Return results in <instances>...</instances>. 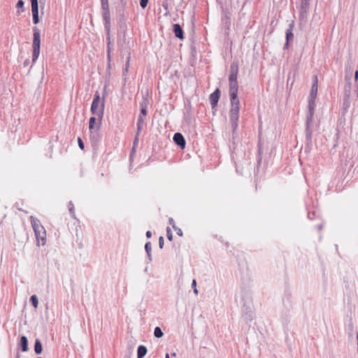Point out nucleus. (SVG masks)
Wrapping results in <instances>:
<instances>
[{
	"mask_svg": "<svg viewBox=\"0 0 358 358\" xmlns=\"http://www.w3.org/2000/svg\"><path fill=\"white\" fill-rule=\"evenodd\" d=\"M229 98H230V110L229 120L231 123L233 134H235L238 125L239 118L240 101L238 98V81H229Z\"/></svg>",
	"mask_w": 358,
	"mask_h": 358,
	"instance_id": "f257e3e1",
	"label": "nucleus"
},
{
	"mask_svg": "<svg viewBox=\"0 0 358 358\" xmlns=\"http://www.w3.org/2000/svg\"><path fill=\"white\" fill-rule=\"evenodd\" d=\"M30 221L38 243L39 244L41 241V245H45L46 241V231L43 226L41 224V221L33 216L30 217Z\"/></svg>",
	"mask_w": 358,
	"mask_h": 358,
	"instance_id": "f03ea898",
	"label": "nucleus"
},
{
	"mask_svg": "<svg viewBox=\"0 0 358 358\" xmlns=\"http://www.w3.org/2000/svg\"><path fill=\"white\" fill-rule=\"evenodd\" d=\"M91 112L101 121L104 112V100L101 101L99 93L96 92L91 106Z\"/></svg>",
	"mask_w": 358,
	"mask_h": 358,
	"instance_id": "7ed1b4c3",
	"label": "nucleus"
},
{
	"mask_svg": "<svg viewBox=\"0 0 358 358\" xmlns=\"http://www.w3.org/2000/svg\"><path fill=\"white\" fill-rule=\"evenodd\" d=\"M315 99L309 98L308 101V114L306 117V137L308 138H310L312 136V129L310 128V125L313 122V115H314V110H315Z\"/></svg>",
	"mask_w": 358,
	"mask_h": 358,
	"instance_id": "20e7f679",
	"label": "nucleus"
},
{
	"mask_svg": "<svg viewBox=\"0 0 358 358\" xmlns=\"http://www.w3.org/2000/svg\"><path fill=\"white\" fill-rule=\"evenodd\" d=\"M32 47V62L34 63L38 58V56L40 55L41 47V34L39 30L36 27H34V38Z\"/></svg>",
	"mask_w": 358,
	"mask_h": 358,
	"instance_id": "39448f33",
	"label": "nucleus"
},
{
	"mask_svg": "<svg viewBox=\"0 0 358 358\" xmlns=\"http://www.w3.org/2000/svg\"><path fill=\"white\" fill-rule=\"evenodd\" d=\"M31 4V13L33 16V22L34 24L39 22L38 18V0H30Z\"/></svg>",
	"mask_w": 358,
	"mask_h": 358,
	"instance_id": "423d86ee",
	"label": "nucleus"
},
{
	"mask_svg": "<svg viewBox=\"0 0 358 358\" xmlns=\"http://www.w3.org/2000/svg\"><path fill=\"white\" fill-rule=\"evenodd\" d=\"M238 73V65L237 62L231 63L229 69V82L237 81V76Z\"/></svg>",
	"mask_w": 358,
	"mask_h": 358,
	"instance_id": "0eeeda50",
	"label": "nucleus"
},
{
	"mask_svg": "<svg viewBox=\"0 0 358 358\" xmlns=\"http://www.w3.org/2000/svg\"><path fill=\"white\" fill-rule=\"evenodd\" d=\"M309 6L310 3L307 2L306 0H301L299 20H303L306 18L309 10Z\"/></svg>",
	"mask_w": 358,
	"mask_h": 358,
	"instance_id": "6e6552de",
	"label": "nucleus"
},
{
	"mask_svg": "<svg viewBox=\"0 0 358 358\" xmlns=\"http://www.w3.org/2000/svg\"><path fill=\"white\" fill-rule=\"evenodd\" d=\"M102 17L104 20V28L106 32L110 30V10L102 11Z\"/></svg>",
	"mask_w": 358,
	"mask_h": 358,
	"instance_id": "1a4fd4ad",
	"label": "nucleus"
},
{
	"mask_svg": "<svg viewBox=\"0 0 358 358\" xmlns=\"http://www.w3.org/2000/svg\"><path fill=\"white\" fill-rule=\"evenodd\" d=\"M294 27V21H292L291 23H289V27L286 30V43L285 45V48H287V47L289 45V41L292 40L294 38V34L292 33Z\"/></svg>",
	"mask_w": 358,
	"mask_h": 358,
	"instance_id": "9d476101",
	"label": "nucleus"
},
{
	"mask_svg": "<svg viewBox=\"0 0 358 358\" xmlns=\"http://www.w3.org/2000/svg\"><path fill=\"white\" fill-rule=\"evenodd\" d=\"M220 97V91L219 89L215 90V91H214V92H213L210 95V104H211L213 108H215L217 105Z\"/></svg>",
	"mask_w": 358,
	"mask_h": 358,
	"instance_id": "9b49d317",
	"label": "nucleus"
},
{
	"mask_svg": "<svg viewBox=\"0 0 358 358\" xmlns=\"http://www.w3.org/2000/svg\"><path fill=\"white\" fill-rule=\"evenodd\" d=\"M173 141L182 149L185 147V140L180 133H176L173 136Z\"/></svg>",
	"mask_w": 358,
	"mask_h": 358,
	"instance_id": "f8f14e48",
	"label": "nucleus"
},
{
	"mask_svg": "<svg viewBox=\"0 0 358 358\" xmlns=\"http://www.w3.org/2000/svg\"><path fill=\"white\" fill-rule=\"evenodd\" d=\"M317 87H318V80L317 76H313V83L312 85L310 93V97L312 99H315L317 94Z\"/></svg>",
	"mask_w": 358,
	"mask_h": 358,
	"instance_id": "ddd939ff",
	"label": "nucleus"
},
{
	"mask_svg": "<svg viewBox=\"0 0 358 358\" xmlns=\"http://www.w3.org/2000/svg\"><path fill=\"white\" fill-rule=\"evenodd\" d=\"M173 27V31L176 37H177L179 39H183L184 32L181 26L179 24H174Z\"/></svg>",
	"mask_w": 358,
	"mask_h": 358,
	"instance_id": "4468645a",
	"label": "nucleus"
},
{
	"mask_svg": "<svg viewBox=\"0 0 358 358\" xmlns=\"http://www.w3.org/2000/svg\"><path fill=\"white\" fill-rule=\"evenodd\" d=\"M145 117L143 115H138V120H137V135H139L141 132L144 125H145Z\"/></svg>",
	"mask_w": 358,
	"mask_h": 358,
	"instance_id": "2eb2a0df",
	"label": "nucleus"
},
{
	"mask_svg": "<svg viewBox=\"0 0 358 358\" xmlns=\"http://www.w3.org/2000/svg\"><path fill=\"white\" fill-rule=\"evenodd\" d=\"M148 105V101L147 99H143V100L140 103V107H141V113L140 115H143L144 117H146L147 115V108Z\"/></svg>",
	"mask_w": 358,
	"mask_h": 358,
	"instance_id": "dca6fc26",
	"label": "nucleus"
},
{
	"mask_svg": "<svg viewBox=\"0 0 358 358\" xmlns=\"http://www.w3.org/2000/svg\"><path fill=\"white\" fill-rule=\"evenodd\" d=\"M20 345V346L22 348V350L23 352L28 351V350H29L28 340H27V338L25 336H21Z\"/></svg>",
	"mask_w": 358,
	"mask_h": 358,
	"instance_id": "f3484780",
	"label": "nucleus"
},
{
	"mask_svg": "<svg viewBox=\"0 0 358 358\" xmlns=\"http://www.w3.org/2000/svg\"><path fill=\"white\" fill-rule=\"evenodd\" d=\"M243 311L245 313V319L252 320L253 318V313L251 310V308L250 306H246L244 305L243 308Z\"/></svg>",
	"mask_w": 358,
	"mask_h": 358,
	"instance_id": "a211bd4d",
	"label": "nucleus"
},
{
	"mask_svg": "<svg viewBox=\"0 0 358 358\" xmlns=\"http://www.w3.org/2000/svg\"><path fill=\"white\" fill-rule=\"evenodd\" d=\"M147 348L144 345H139L137 350V358H143L147 353Z\"/></svg>",
	"mask_w": 358,
	"mask_h": 358,
	"instance_id": "6ab92c4d",
	"label": "nucleus"
},
{
	"mask_svg": "<svg viewBox=\"0 0 358 358\" xmlns=\"http://www.w3.org/2000/svg\"><path fill=\"white\" fill-rule=\"evenodd\" d=\"M34 351H35L36 354H37V355H40L42 353L43 346H42V344L38 338L36 339V341H35Z\"/></svg>",
	"mask_w": 358,
	"mask_h": 358,
	"instance_id": "aec40b11",
	"label": "nucleus"
},
{
	"mask_svg": "<svg viewBox=\"0 0 358 358\" xmlns=\"http://www.w3.org/2000/svg\"><path fill=\"white\" fill-rule=\"evenodd\" d=\"M96 120V119L95 117H91L90 118V122H89L90 131H92V130H94L96 129H99V126L98 127H95Z\"/></svg>",
	"mask_w": 358,
	"mask_h": 358,
	"instance_id": "412c9836",
	"label": "nucleus"
},
{
	"mask_svg": "<svg viewBox=\"0 0 358 358\" xmlns=\"http://www.w3.org/2000/svg\"><path fill=\"white\" fill-rule=\"evenodd\" d=\"M99 129H96L90 131V138L93 141H97L99 140V136L98 133Z\"/></svg>",
	"mask_w": 358,
	"mask_h": 358,
	"instance_id": "4be33fe9",
	"label": "nucleus"
},
{
	"mask_svg": "<svg viewBox=\"0 0 358 358\" xmlns=\"http://www.w3.org/2000/svg\"><path fill=\"white\" fill-rule=\"evenodd\" d=\"M154 335H155V336L156 338H162L163 336L164 333L162 332V331L160 327H157L155 328Z\"/></svg>",
	"mask_w": 358,
	"mask_h": 358,
	"instance_id": "5701e85b",
	"label": "nucleus"
},
{
	"mask_svg": "<svg viewBox=\"0 0 358 358\" xmlns=\"http://www.w3.org/2000/svg\"><path fill=\"white\" fill-rule=\"evenodd\" d=\"M30 301L31 302L33 306L36 308L38 307V298L36 295H32L31 297H30Z\"/></svg>",
	"mask_w": 358,
	"mask_h": 358,
	"instance_id": "b1692460",
	"label": "nucleus"
},
{
	"mask_svg": "<svg viewBox=\"0 0 358 358\" xmlns=\"http://www.w3.org/2000/svg\"><path fill=\"white\" fill-rule=\"evenodd\" d=\"M69 210L71 216L73 218H76L75 210H74V206H73V203L71 201H70L69 203Z\"/></svg>",
	"mask_w": 358,
	"mask_h": 358,
	"instance_id": "393cba45",
	"label": "nucleus"
},
{
	"mask_svg": "<svg viewBox=\"0 0 358 358\" xmlns=\"http://www.w3.org/2000/svg\"><path fill=\"white\" fill-rule=\"evenodd\" d=\"M102 11L109 10L108 1H101Z\"/></svg>",
	"mask_w": 358,
	"mask_h": 358,
	"instance_id": "a878e982",
	"label": "nucleus"
},
{
	"mask_svg": "<svg viewBox=\"0 0 358 358\" xmlns=\"http://www.w3.org/2000/svg\"><path fill=\"white\" fill-rule=\"evenodd\" d=\"M145 250L146 253H151L152 252V245L150 242H147L145 245Z\"/></svg>",
	"mask_w": 358,
	"mask_h": 358,
	"instance_id": "bb28decb",
	"label": "nucleus"
},
{
	"mask_svg": "<svg viewBox=\"0 0 358 358\" xmlns=\"http://www.w3.org/2000/svg\"><path fill=\"white\" fill-rule=\"evenodd\" d=\"M166 236H167V238L169 241H172V239H173V234H172L171 230V229L169 227L166 228Z\"/></svg>",
	"mask_w": 358,
	"mask_h": 358,
	"instance_id": "cd10ccee",
	"label": "nucleus"
},
{
	"mask_svg": "<svg viewBox=\"0 0 358 358\" xmlns=\"http://www.w3.org/2000/svg\"><path fill=\"white\" fill-rule=\"evenodd\" d=\"M173 228L174 229V230L176 231V234L178 236H182V231L181 230V229L177 227L176 225H173Z\"/></svg>",
	"mask_w": 358,
	"mask_h": 358,
	"instance_id": "c85d7f7f",
	"label": "nucleus"
},
{
	"mask_svg": "<svg viewBox=\"0 0 358 358\" xmlns=\"http://www.w3.org/2000/svg\"><path fill=\"white\" fill-rule=\"evenodd\" d=\"M106 34H107L106 41H107V50H108V48H110L111 41H110V31L106 32Z\"/></svg>",
	"mask_w": 358,
	"mask_h": 358,
	"instance_id": "c756f323",
	"label": "nucleus"
},
{
	"mask_svg": "<svg viewBox=\"0 0 358 358\" xmlns=\"http://www.w3.org/2000/svg\"><path fill=\"white\" fill-rule=\"evenodd\" d=\"M148 3V0H140V5L142 8H145Z\"/></svg>",
	"mask_w": 358,
	"mask_h": 358,
	"instance_id": "7c9ffc66",
	"label": "nucleus"
},
{
	"mask_svg": "<svg viewBox=\"0 0 358 358\" xmlns=\"http://www.w3.org/2000/svg\"><path fill=\"white\" fill-rule=\"evenodd\" d=\"M129 57H128L127 58V63L125 64V67L123 69V73L124 74L125 73H127L128 71V69H129Z\"/></svg>",
	"mask_w": 358,
	"mask_h": 358,
	"instance_id": "2f4dec72",
	"label": "nucleus"
},
{
	"mask_svg": "<svg viewBox=\"0 0 358 358\" xmlns=\"http://www.w3.org/2000/svg\"><path fill=\"white\" fill-rule=\"evenodd\" d=\"M164 238L162 236H160L159 238V247L162 249L164 246Z\"/></svg>",
	"mask_w": 358,
	"mask_h": 358,
	"instance_id": "473e14b6",
	"label": "nucleus"
},
{
	"mask_svg": "<svg viewBox=\"0 0 358 358\" xmlns=\"http://www.w3.org/2000/svg\"><path fill=\"white\" fill-rule=\"evenodd\" d=\"M78 146L80 149L83 150L84 149V143L82 141V139L80 138H78Z\"/></svg>",
	"mask_w": 358,
	"mask_h": 358,
	"instance_id": "72a5a7b5",
	"label": "nucleus"
},
{
	"mask_svg": "<svg viewBox=\"0 0 358 358\" xmlns=\"http://www.w3.org/2000/svg\"><path fill=\"white\" fill-rule=\"evenodd\" d=\"M24 6V1L22 0H19L16 4V7L17 8H22Z\"/></svg>",
	"mask_w": 358,
	"mask_h": 358,
	"instance_id": "f704fd0d",
	"label": "nucleus"
},
{
	"mask_svg": "<svg viewBox=\"0 0 358 358\" xmlns=\"http://www.w3.org/2000/svg\"><path fill=\"white\" fill-rule=\"evenodd\" d=\"M110 51H111V48H108V49L107 50V58H108V62L110 61Z\"/></svg>",
	"mask_w": 358,
	"mask_h": 358,
	"instance_id": "c9c22d12",
	"label": "nucleus"
},
{
	"mask_svg": "<svg viewBox=\"0 0 358 358\" xmlns=\"http://www.w3.org/2000/svg\"><path fill=\"white\" fill-rule=\"evenodd\" d=\"M314 214H315V213H314V212H313V213H310V212H309V213H308V217L309 219H311V220H312V219H313V215H314Z\"/></svg>",
	"mask_w": 358,
	"mask_h": 358,
	"instance_id": "e433bc0d",
	"label": "nucleus"
},
{
	"mask_svg": "<svg viewBox=\"0 0 358 358\" xmlns=\"http://www.w3.org/2000/svg\"><path fill=\"white\" fill-rule=\"evenodd\" d=\"M314 214H315V213H314V212H313V213H310V212H309V213H308V217L309 219H311V220H312V219H313V215H314Z\"/></svg>",
	"mask_w": 358,
	"mask_h": 358,
	"instance_id": "4c0bfd02",
	"label": "nucleus"
},
{
	"mask_svg": "<svg viewBox=\"0 0 358 358\" xmlns=\"http://www.w3.org/2000/svg\"><path fill=\"white\" fill-rule=\"evenodd\" d=\"M169 224L173 227V225H175V222L173 218H169Z\"/></svg>",
	"mask_w": 358,
	"mask_h": 358,
	"instance_id": "58836bf2",
	"label": "nucleus"
},
{
	"mask_svg": "<svg viewBox=\"0 0 358 358\" xmlns=\"http://www.w3.org/2000/svg\"><path fill=\"white\" fill-rule=\"evenodd\" d=\"M151 236H152V232L150 231H148L146 232V237L150 238H151Z\"/></svg>",
	"mask_w": 358,
	"mask_h": 358,
	"instance_id": "ea45409f",
	"label": "nucleus"
},
{
	"mask_svg": "<svg viewBox=\"0 0 358 358\" xmlns=\"http://www.w3.org/2000/svg\"><path fill=\"white\" fill-rule=\"evenodd\" d=\"M138 135H137V134H136V138H135V139H134V146L138 143Z\"/></svg>",
	"mask_w": 358,
	"mask_h": 358,
	"instance_id": "a19ab883",
	"label": "nucleus"
},
{
	"mask_svg": "<svg viewBox=\"0 0 358 358\" xmlns=\"http://www.w3.org/2000/svg\"><path fill=\"white\" fill-rule=\"evenodd\" d=\"M192 287L193 288H196V280H192Z\"/></svg>",
	"mask_w": 358,
	"mask_h": 358,
	"instance_id": "79ce46f5",
	"label": "nucleus"
},
{
	"mask_svg": "<svg viewBox=\"0 0 358 358\" xmlns=\"http://www.w3.org/2000/svg\"><path fill=\"white\" fill-rule=\"evenodd\" d=\"M147 255H148V258L149 261L150 262L152 261V255H151V253H148Z\"/></svg>",
	"mask_w": 358,
	"mask_h": 358,
	"instance_id": "37998d69",
	"label": "nucleus"
},
{
	"mask_svg": "<svg viewBox=\"0 0 358 358\" xmlns=\"http://www.w3.org/2000/svg\"><path fill=\"white\" fill-rule=\"evenodd\" d=\"M355 80H356L358 79V71H355Z\"/></svg>",
	"mask_w": 358,
	"mask_h": 358,
	"instance_id": "c03bdc74",
	"label": "nucleus"
},
{
	"mask_svg": "<svg viewBox=\"0 0 358 358\" xmlns=\"http://www.w3.org/2000/svg\"><path fill=\"white\" fill-rule=\"evenodd\" d=\"M194 294H198V290L196 288H194Z\"/></svg>",
	"mask_w": 358,
	"mask_h": 358,
	"instance_id": "a18cd8bd",
	"label": "nucleus"
},
{
	"mask_svg": "<svg viewBox=\"0 0 358 358\" xmlns=\"http://www.w3.org/2000/svg\"><path fill=\"white\" fill-rule=\"evenodd\" d=\"M29 64V60L27 59L24 62V66L27 65Z\"/></svg>",
	"mask_w": 358,
	"mask_h": 358,
	"instance_id": "49530a36",
	"label": "nucleus"
},
{
	"mask_svg": "<svg viewBox=\"0 0 358 358\" xmlns=\"http://www.w3.org/2000/svg\"><path fill=\"white\" fill-rule=\"evenodd\" d=\"M121 3H122L123 6H124L125 4H126V3L123 0H121Z\"/></svg>",
	"mask_w": 358,
	"mask_h": 358,
	"instance_id": "de8ad7c7",
	"label": "nucleus"
},
{
	"mask_svg": "<svg viewBox=\"0 0 358 358\" xmlns=\"http://www.w3.org/2000/svg\"><path fill=\"white\" fill-rule=\"evenodd\" d=\"M15 358H20V354H19V353H17V355H16V357H15Z\"/></svg>",
	"mask_w": 358,
	"mask_h": 358,
	"instance_id": "09e8293b",
	"label": "nucleus"
},
{
	"mask_svg": "<svg viewBox=\"0 0 358 358\" xmlns=\"http://www.w3.org/2000/svg\"><path fill=\"white\" fill-rule=\"evenodd\" d=\"M317 228H318V229H322V225H318Z\"/></svg>",
	"mask_w": 358,
	"mask_h": 358,
	"instance_id": "8fccbe9b",
	"label": "nucleus"
},
{
	"mask_svg": "<svg viewBox=\"0 0 358 358\" xmlns=\"http://www.w3.org/2000/svg\"><path fill=\"white\" fill-rule=\"evenodd\" d=\"M165 358H169V354H166V357H165Z\"/></svg>",
	"mask_w": 358,
	"mask_h": 358,
	"instance_id": "3c124183",
	"label": "nucleus"
},
{
	"mask_svg": "<svg viewBox=\"0 0 358 358\" xmlns=\"http://www.w3.org/2000/svg\"><path fill=\"white\" fill-rule=\"evenodd\" d=\"M307 2L310 3V0H306Z\"/></svg>",
	"mask_w": 358,
	"mask_h": 358,
	"instance_id": "603ef678",
	"label": "nucleus"
},
{
	"mask_svg": "<svg viewBox=\"0 0 358 358\" xmlns=\"http://www.w3.org/2000/svg\"><path fill=\"white\" fill-rule=\"evenodd\" d=\"M357 338H358V334H357Z\"/></svg>",
	"mask_w": 358,
	"mask_h": 358,
	"instance_id": "864d4df0",
	"label": "nucleus"
},
{
	"mask_svg": "<svg viewBox=\"0 0 358 358\" xmlns=\"http://www.w3.org/2000/svg\"><path fill=\"white\" fill-rule=\"evenodd\" d=\"M37 358H42V357H37Z\"/></svg>",
	"mask_w": 358,
	"mask_h": 358,
	"instance_id": "5fc2aeb1",
	"label": "nucleus"
}]
</instances>
